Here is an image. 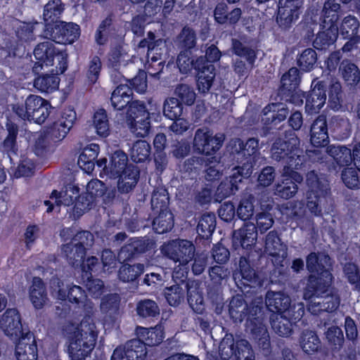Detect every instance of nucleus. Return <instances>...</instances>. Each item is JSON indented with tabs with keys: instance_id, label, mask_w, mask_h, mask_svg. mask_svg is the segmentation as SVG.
<instances>
[{
	"instance_id": "f257e3e1",
	"label": "nucleus",
	"mask_w": 360,
	"mask_h": 360,
	"mask_svg": "<svg viewBox=\"0 0 360 360\" xmlns=\"http://www.w3.org/2000/svg\"><path fill=\"white\" fill-rule=\"evenodd\" d=\"M63 335L69 342V354L72 360H84L94 349L97 338L96 326L90 318L84 319L79 325L66 323Z\"/></svg>"
},
{
	"instance_id": "f03ea898",
	"label": "nucleus",
	"mask_w": 360,
	"mask_h": 360,
	"mask_svg": "<svg viewBox=\"0 0 360 360\" xmlns=\"http://www.w3.org/2000/svg\"><path fill=\"white\" fill-rule=\"evenodd\" d=\"M331 258L325 252H311L306 257L307 269L311 274L308 277L307 288L308 292H326L333 281L329 268Z\"/></svg>"
},
{
	"instance_id": "7ed1b4c3",
	"label": "nucleus",
	"mask_w": 360,
	"mask_h": 360,
	"mask_svg": "<svg viewBox=\"0 0 360 360\" xmlns=\"http://www.w3.org/2000/svg\"><path fill=\"white\" fill-rule=\"evenodd\" d=\"M300 141L292 130H286L283 136L278 137L272 143L270 153L271 158L276 162L287 164L283 170L290 168L297 169L304 162L303 155L299 154Z\"/></svg>"
},
{
	"instance_id": "20e7f679",
	"label": "nucleus",
	"mask_w": 360,
	"mask_h": 360,
	"mask_svg": "<svg viewBox=\"0 0 360 360\" xmlns=\"http://www.w3.org/2000/svg\"><path fill=\"white\" fill-rule=\"evenodd\" d=\"M306 183L308 188L307 207L313 215L321 217L330 198L329 183L325 178L319 176L314 171H310L307 174Z\"/></svg>"
},
{
	"instance_id": "39448f33",
	"label": "nucleus",
	"mask_w": 360,
	"mask_h": 360,
	"mask_svg": "<svg viewBox=\"0 0 360 360\" xmlns=\"http://www.w3.org/2000/svg\"><path fill=\"white\" fill-rule=\"evenodd\" d=\"M160 251L165 257L174 263L185 266L193 260L195 247L191 240L177 238L164 243Z\"/></svg>"
},
{
	"instance_id": "423d86ee",
	"label": "nucleus",
	"mask_w": 360,
	"mask_h": 360,
	"mask_svg": "<svg viewBox=\"0 0 360 360\" xmlns=\"http://www.w3.org/2000/svg\"><path fill=\"white\" fill-rule=\"evenodd\" d=\"M79 30L75 23L59 21L54 25H46L40 37L58 44H72L79 37Z\"/></svg>"
},
{
	"instance_id": "0eeeda50",
	"label": "nucleus",
	"mask_w": 360,
	"mask_h": 360,
	"mask_svg": "<svg viewBox=\"0 0 360 360\" xmlns=\"http://www.w3.org/2000/svg\"><path fill=\"white\" fill-rule=\"evenodd\" d=\"M300 82V70L297 68H291L281 77L278 96L285 102L295 105L302 104L303 101L297 91Z\"/></svg>"
},
{
	"instance_id": "6e6552de",
	"label": "nucleus",
	"mask_w": 360,
	"mask_h": 360,
	"mask_svg": "<svg viewBox=\"0 0 360 360\" xmlns=\"http://www.w3.org/2000/svg\"><path fill=\"white\" fill-rule=\"evenodd\" d=\"M225 140V135L218 133L214 136L207 127L196 130L193 139V147L200 153L212 155L219 150Z\"/></svg>"
},
{
	"instance_id": "1a4fd4ad",
	"label": "nucleus",
	"mask_w": 360,
	"mask_h": 360,
	"mask_svg": "<svg viewBox=\"0 0 360 360\" xmlns=\"http://www.w3.org/2000/svg\"><path fill=\"white\" fill-rule=\"evenodd\" d=\"M254 313L249 315L246 326L251 333L253 338L257 341L258 346L264 352L268 353L270 348L269 335L266 327L263 323V314L261 312V307L257 305L253 308Z\"/></svg>"
},
{
	"instance_id": "9d476101",
	"label": "nucleus",
	"mask_w": 360,
	"mask_h": 360,
	"mask_svg": "<svg viewBox=\"0 0 360 360\" xmlns=\"http://www.w3.org/2000/svg\"><path fill=\"white\" fill-rule=\"evenodd\" d=\"M302 2L300 0H278L276 21L283 30H289L299 19Z\"/></svg>"
},
{
	"instance_id": "9b49d317",
	"label": "nucleus",
	"mask_w": 360,
	"mask_h": 360,
	"mask_svg": "<svg viewBox=\"0 0 360 360\" xmlns=\"http://www.w3.org/2000/svg\"><path fill=\"white\" fill-rule=\"evenodd\" d=\"M127 162V155L122 150H116L112 154L108 165H107L105 158L97 161L98 166L99 167H103L100 176L101 177L105 176L110 179H117L128 167Z\"/></svg>"
},
{
	"instance_id": "f8f14e48",
	"label": "nucleus",
	"mask_w": 360,
	"mask_h": 360,
	"mask_svg": "<svg viewBox=\"0 0 360 360\" xmlns=\"http://www.w3.org/2000/svg\"><path fill=\"white\" fill-rule=\"evenodd\" d=\"M25 105L28 108L30 121L42 124L49 117L52 109L49 101L39 96L30 95L25 100Z\"/></svg>"
},
{
	"instance_id": "ddd939ff",
	"label": "nucleus",
	"mask_w": 360,
	"mask_h": 360,
	"mask_svg": "<svg viewBox=\"0 0 360 360\" xmlns=\"http://www.w3.org/2000/svg\"><path fill=\"white\" fill-rule=\"evenodd\" d=\"M155 248V242L150 238H132L124 245L119 254L120 260H129L136 255L145 253Z\"/></svg>"
},
{
	"instance_id": "4468645a",
	"label": "nucleus",
	"mask_w": 360,
	"mask_h": 360,
	"mask_svg": "<svg viewBox=\"0 0 360 360\" xmlns=\"http://www.w3.org/2000/svg\"><path fill=\"white\" fill-rule=\"evenodd\" d=\"M236 283L242 292H250V290L245 291L246 287L255 288L259 282L256 276V273L245 257H240L239 261V272L233 275Z\"/></svg>"
},
{
	"instance_id": "2eb2a0df",
	"label": "nucleus",
	"mask_w": 360,
	"mask_h": 360,
	"mask_svg": "<svg viewBox=\"0 0 360 360\" xmlns=\"http://www.w3.org/2000/svg\"><path fill=\"white\" fill-rule=\"evenodd\" d=\"M312 89L309 91L306 98V109L311 112H318L326 103V89L328 83L326 80L312 82Z\"/></svg>"
},
{
	"instance_id": "dca6fc26",
	"label": "nucleus",
	"mask_w": 360,
	"mask_h": 360,
	"mask_svg": "<svg viewBox=\"0 0 360 360\" xmlns=\"http://www.w3.org/2000/svg\"><path fill=\"white\" fill-rule=\"evenodd\" d=\"M291 110L286 103H271L262 111V122L264 125L278 124L284 121Z\"/></svg>"
},
{
	"instance_id": "f3484780",
	"label": "nucleus",
	"mask_w": 360,
	"mask_h": 360,
	"mask_svg": "<svg viewBox=\"0 0 360 360\" xmlns=\"http://www.w3.org/2000/svg\"><path fill=\"white\" fill-rule=\"evenodd\" d=\"M0 328L11 338H17L22 333L20 316L15 309H8L0 319Z\"/></svg>"
},
{
	"instance_id": "a211bd4d",
	"label": "nucleus",
	"mask_w": 360,
	"mask_h": 360,
	"mask_svg": "<svg viewBox=\"0 0 360 360\" xmlns=\"http://www.w3.org/2000/svg\"><path fill=\"white\" fill-rule=\"evenodd\" d=\"M257 239V229L253 222H245L243 226L233 233V242L243 249L251 248Z\"/></svg>"
},
{
	"instance_id": "6ab92c4d",
	"label": "nucleus",
	"mask_w": 360,
	"mask_h": 360,
	"mask_svg": "<svg viewBox=\"0 0 360 360\" xmlns=\"http://www.w3.org/2000/svg\"><path fill=\"white\" fill-rule=\"evenodd\" d=\"M310 141L316 147L325 146L329 142L326 115H319L310 129Z\"/></svg>"
},
{
	"instance_id": "aec40b11",
	"label": "nucleus",
	"mask_w": 360,
	"mask_h": 360,
	"mask_svg": "<svg viewBox=\"0 0 360 360\" xmlns=\"http://www.w3.org/2000/svg\"><path fill=\"white\" fill-rule=\"evenodd\" d=\"M15 355L17 360H37V348L32 334L27 333L20 338L15 346Z\"/></svg>"
},
{
	"instance_id": "412c9836",
	"label": "nucleus",
	"mask_w": 360,
	"mask_h": 360,
	"mask_svg": "<svg viewBox=\"0 0 360 360\" xmlns=\"http://www.w3.org/2000/svg\"><path fill=\"white\" fill-rule=\"evenodd\" d=\"M340 14V5L336 0H326L319 18L320 27H338L337 22Z\"/></svg>"
},
{
	"instance_id": "4be33fe9",
	"label": "nucleus",
	"mask_w": 360,
	"mask_h": 360,
	"mask_svg": "<svg viewBox=\"0 0 360 360\" xmlns=\"http://www.w3.org/2000/svg\"><path fill=\"white\" fill-rule=\"evenodd\" d=\"M257 305L260 306L261 312L262 313V300L257 302V304H253L248 309L247 304L245 303L244 300L240 295L234 296L231 300L229 305V314L231 316L236 322H241L247 316L248 319L251 312L254 313L253 307Z\"/></svg>"
},
{
	"instance_id": "5701e85b",
	"label": "nucleus",
	"mask_w": 360,
	"mask_h": 360,
	"mask_svg": "<svg viewBox=\"0 0 360 360\" xmlns=\"http://www.w3.org/2000/svg\"><path fill=\"white\" fill-rule=\"evenodd\" d=\"M34 56L37 60H42L46 67L53 65L55 57L63 59V53L56 49L52 41L38 44L34 50Z\"/></svg>"
},
{
	"instance_id": "b1692460",
	"label": "nucleus",
	"mask_w": 360,
	"mask_h": 360,
	"mask_svg": "<svg viewBox=\"0 0 360 360\" xmlns=\"http://www.w3.org/2000/svg\"><path fill=\"white\" fill-rule=\"evenodd\" d=\"M177 65L181 73L187 74L194 69L198 71L203 68L206 61L202 56H198L196 58L191 57V52L187 50H181L177 57Z\"/></svg>"
},
{
	"instance_id": "393cba45",
	"label": "nucleus",
	"mask_w": 360,
	"mask_h": 360,
	"mask_svg": "<svg viewBox=\"0 0 360 360\" xmlns=\"http://www.w3.org/2000/svg\"><path fill=\"white\" fill-rule=\"evenodd\" d=\"M133 91L127 84H120L112 93L110 102L115 110H122L132 101Z\"/></svg>"
},
{
	"instance_id": "a878e982",
	"label": "nucleus",
	"mask_w": 360,
	"mask_h": 360,
	"mask_svg": "<svg viewBox=\"0 0 360 360\" xmlns=\"http://www.w3.org/2000/svg\"><path fill=\"white\" fill-rule=\"evenodd\" d=\"M264 250L274 257H279L283 259L287 257V247L281 242L278 233L275 231L269 232L266 236Z\"/></svg>"
},
{
	"instance_id": "bb28decb",
	"label": "nucleus",
	"mask_w": 360,
	"mask_h": 360,
	"mask_svg": "<svg viewBox=\"0 0 360 360\" xmlns=\"http://www.w3.org/2000/svg\"><path fill=\"white\" fill-rule=\"evenodd\" d=\"M216 228V216L214 213L203 214L197 226L198 234L196 240L203 239L206 245L210 244V239Z\"/></svg>"
},
{
	"instance_id": "cd10ccee",
	"label": "nucleus",
	"mask_w": 360,
	"mask_h": 360,
	"mask_svg": "<svg viewBox=\"0 0 360 360\" xmlns=\"http://www.w3.org/2000/svg\"><path fill=\"white\" fill-rule=\"evenodd\" d=\"M203 68L198 71L197 86L200 94H207L216 76L214 64L205 63Z\"/></svg>"
},
{
	"instance_id": "c85d7f7f",
	"label": "nucleus",
	"mask_w": 360,
	"mask_h": 360,
	"mask_svg": "<svg viewBox=\"0 0 360 360\" xmlns=\"http://www.w3.org/2000/svg\"><path fill=\"white\" fill-rule=\"evenodd\" d=\"M323 30L318 32L313 41V46L317 50H326L337 40L338 27H321Z\"/></svg>"
},
{
	"instance_id": "c756f323",
	"label": "nucleus",
	"mask_w": 360,
	"mask_h": 360,
	"mask_svg": "<svg viewBox=\"0 0 360 360\" xmlns=\"http://www.w3.org/2000/svg\"><path fill=\"white\" fill-rule=\"evenodd\" d=\"M6 129L8 131V135L2 143V150L7 155V158L13 160V156L17 155L18 150L16 138L18 133V128L17 124L8 121L6 124Z\"/></svg>"
},
{
	"instance_id": "7c9ffc66",
	"label": "nucleus",
	"mask_w": 360,
	"mask_h": 360,
	"mask_svg": "<svg viewBox=\"0 0 360 360\" xmlns=\"http://www.w3.org/2000/svg\"><path fill=\"white\" fill-rule=\"evenodd\" d=\"M99 146L91 143L85 147L80 153L77 164L86 173H91L95 167V160L98 154Z\"/></svg>"
},
{
	"instance_id": "2f4dec72",
	"label": "nucleus",
	"mask_w": 360,
	"mask_h": 360,
	"mask_svg": "<svg viewBox=\"0 0 360 360\" xmlns=\"http://www.w3.org/2000/svg\"><path fill=\"white\" fill-rule=\"evenodd\" d=\"M136 334L140 338L146 341L144 342L146 345L150 346L160 344L165 338L164 328L161 325H158L151 328L138 327Z\"/></svg>"
},
{
	"instance_id": "473e14b6",
	"label": "nucleus",
	"mask_w": 360,
	"mask_h": 360,
	"mask_svg": "<svg viewBox=\"0 0 360 360\" xmlns=\"http://www.w3.org/2000/svg\"><path fill=\"white\" fill-rule=\"evenodd\" d=\"M124 354L127 360H146L148 354L146 344L140 340H131L124 346Z\"/></svg>"
},
{
	"instance_id": "72a5a7b5",
	"label": "nucleus",
	"mask_w": 360,
	"mask_h": 360,
	"mask_svg": "<svg viewBox=\"0 0 360 360\" xmlns=\"http://www.w3.org/2000/svg\"><path fill=\"white\" fill-rule=\"evenodd\" d=\"M62 253L70 265L78 267L81 266L86 251H84V248L79 247L70 241L69 243L63 245Z\"/></svg>"
},
{
	"instance_id": "f704fd0d",
	"label": "nucleus",
	"mask_w": 360,
	"mask_h": 360,
	"mask_svg": "<svg viewBox=\"0 0 360 360\" xmlns=\"http://www.w3.org/2000/svg\"><path fill=\"white\" fill-rule=\"evenodd\" d=\"M274 191L275 195L288 200L296 195L298 186L292 179L283 175V179L275 184Z\"/></svg>"
},
{
	"instance_id": "c9c22d12",
	"label": "nucleus",
	"mask_w": 360,
	"mask_h": 360,
	"mask_svg": "<svg viewBox=\"0 0 360 360\" xmlns=\"http://www.w3.org/2000/svg\"><path fill=\"white\" fill-rule=\"evenodd\" d=\"M339 72L349 85H356L360 81L359 68L349 60H344L340 64Z\"/></svg>"
},
{
	"instance_id": "e433bc0d",
	"label": "nucleus",
	"mask_w": 360,
	"mask_h": 360,
	"mask_svg": "<svg viewBox=\"0 0 360 360\" xmlns=\"http://www.w3.org/2000/svg\"><path fill=\"white\" fill-rule=\"evenodd\" d=\"M326 153L340 166L349 165L352 162V150L345 146L330 145L327 147Z\"/></svg>"
},
{
	"instance_id": "4c0bfd02",
	"label": "nucleus",
	"mask_w": 360,
	"mask_h": 360,
	"mask_svg": "<svg viewBox=\"0 0 360 360\" xmlns=\"http://www.w3.org/2000/svg\"><path fill=\"white\" fill-rule=\"evenodd\" d=\"M63 10L64 6L61 0L49 1L45 5L43 13L44 20L46 22L45 27L54 22L58 24V19L60 18Z\"/></svg>"
},
{
	"instance_id": "58836bf2",
	"label": "nucleus",
	"mask_w": 360,
	"mask_h": 360,
	"mask_svg": "<svg viewBox=\"0 0 360 360\" xmlns=\"http://www.w3.org/2000/svg\"><path fill=\"white\" fill-rule=\"evenodd\" d=\"M270 319L271 328L276 334L282 337H288L292 334V325L282 313H274Z\"/></svg>"
},
{
	"instance_id": "ea45409f",
	"label": "nucleus",
	"mask_w": 360,
	"mask_h": 360,
	"mask_svg": "<svg viewBox=\"0 0 360 360\" xmlns=\"http://www.w3.org/2000/svg\"><path fill=\"white\" fill-rule=\"evenodd\" d=\"M197 44L195 31L189 26H184L176 37V44L181 50L191 51Z\"/></svg>"
},
{
	"instance_id": "a19ab883",
	"label": "nucleus",
	"mask_w": 360,
	"mask_h": 360,
	"mask_svg": "<svg viewBox=\"0 0 360 360\" xmlns=\"http://www.w3.org/2000/svg\"><path fill=\"white\" fill-rule=\"evenodd\" d=\"M150 203L154 213L169 211L168 210L169 196L167 191L163 187L155 188L152 194Z\"/></svg>"
},
{
	"instance_id": "79ce46f5",
	"label": "nucleus",
	"mask_w": 360,
	"mask_h": 360,
	"mask_svg": "<svg viewBox=\"0 0 360 360\" xmlns=\"http://www.w3.org/2000/svg\"><path fill=\"white\" fill-rule=\"evenodd\" d=\"M290 298L288 294H266V305L271 311L282 313L290 307Z\"/></svg>"
},
{
	"instance_id": "37998d69",
	"label": "nucleus",
	"mask_w": 360,
	"mask_h": 360,
	"mask_svg": "<svg viewBox=\"0 0 360 360\" xmlns=\"http://www.w3.org/2000/svg\"><path fill=\"white\" fill-rule=\"evenodd\" d=\"M59 83L60 79L56 75L46 74L35 78L34 86L41 92L51 93L58 88Z\"/></svg>"
},
{
	"instance_id": "c03bdc74",
	"label": "nucleus",
	"mask_w": 360,
	"mask_h": 360,
	"mask_svg": "<svg viewBox=\"0 0 360 360\" xmlns=\"http://www.w3.org/2000/svg\"><path fill=\"white\" fill-rule=\"evenodd\" d=\"M153 221V229L155 233L162 234L172 230L174 226V217L170 211L158 212Z\"/></svg>"
},
{
	"instance_id": "a18cd8bd",
	"label": "nucleus",
	"mask_w": 360,
	"mask_h": 360,
	"mask_svg": "<svg viewBox=\"0 0 360 360\" xmlns=\"http://www.w3.org/2000/svg\"><path fill=\"white\" fill-rule=\"evenodd\" d=\"M79 191L74 186H68L65 191L58 192L56 190L53 191L50 196L51 199H54L56 206L62 205L65 206H70L74 203L77 198Z\"/></svg>"
},
{
	"instance_id": "49530a36",
	"label": "nucleus",
	"mask_w": 360,
	"mask_h": 360,
	"mask_svg": "<svg viewBox=\"0 0 360 360\" xmlns=\"http://www.w3.org/2000/svg\"><path fill=\"white\" fill-rule=\"evenodd\" d=\"M304 298L307 302L308 310L314 314L322 311H333L335 310L337 302H334L331 307H326L324 297L320 296L319 294H304Z\"/></svg>"
},
{
	"instance_id": "de8ad7c7",
	"label": "nucleus",
	"mask_w": 360,
	"mask_h": 360,
	"mask_svg": "<svg viewBox=\"0 0 360 360\" xmlns=\"http://www.w3.org/2000/svg\"><path fill=\"white\" fill-rule=\"evenodd\" d=\"M231 49L236 56L245 58L250 65L254 64L257 57L256 51L245 42L232 39Z\"/></svg>"
},
{
	"instance_id": "09e8293b",
	"label": "nucleus",
	"mask_w": 360,
	"mask_h": 360,
	"mask_svg": "<svg viewBox=\"0 0 360 360\" xmlns=\"http://www.w3.org/2000/svg\"><path fill=\"white\" fill-rule=\"evenodd\" d=\"M150 145L146 141H136L130 150L131 160L135 162H144L150 158Z\"/></svg>"
},
{
	"instance_id": "8fccbe9b",
	"label": "nucleus",
	"mask_w": 360,
	"mask_h": 360,
	"mask_svg": "<svg viewBox=\"0 0 360 360\" xmlns=\"http://www.w3.org/2000/svg\"><path fill=\"white\" fill-rule=\"evenodd\" d=\"M329 87V104L332 109L338 110L342 104V91L340 82L336 79L326 81Z\"/></svg>"
},
{
	"instance_id": "3c124183",
	"label": "nucleus",
	"mask_w": 360,
	"mask_h": 360,
	"mask_svg": "<svg viewBox=\"0 0 360 360\" xmlns=\"http://www.w3.org/2000/svg\"><path fill=\"white\" fill-rule=\"evenodd\" d=\"M300 342L302 350L308 354L315 353L320 347V340L316 334L311 330L304 331Z\"/></svg>"
},
{
	"instance_id": "603ef678",
	"label": "nucleus",
	"mask_w": 360,
	"mask_h": 360,
	"mask_svg": "<svg viewBox=\"0 0 360 360\" xmlns=\"http://www.w3.org/2000/svg\"><path fill=\"white\" fill-rule=\"evenodd\" d=\"M127 53L122 45L117 44L112 47L108 54V66L111 70H120L122 65H126L124 60Z\"/></svg>"
},
{
	"instance_id": "864d4df0",
	"label": "nucleus",
	"mask_w": 360,
	"mask_h": 360,
	"mask_svg": "<svg viewBox=\"0 0 360 360\" xmlns=\"http://www.w3.org/2000/svg\"><path fill=\"white\" fill-rule=\"evenodd\" d=\"M144 270V266L142 264H135L130 265L123 264L119 270V278L124 282H130L135 281Z\"/></svg>"
},
{
	"instance_id": "5fc2aeb1",
	"label": "nucleus",
	"mask_w": 360,
	"mask_h": 360,
	"mask_svg": "<svg viewBox=\"0 0 360 360\" xmlns=\"http://www.w3.org/2000/svg\"><path fill=\"white\" fill-rule=\"evenodd\" d=\"M183 109V105L177 98L169 97L166 98L164 101L163 114L166 117L170 120L181 117Z\"/></svg>"
},
{
	"instance_id": "6e6d98bb",
	"label": "nucleus",
	"mask_w": 360,
	"mask_h": 360,
	"mask_svg": "<svg viewBox=\"0 0 360 360\" xmlns=\"http://www.w3.org/2000/svg\"><path fill=\"white\" fill-rule=\"evenodd\" d=\"M317 62V53L313 49H304L297 58V65L304 72L312 70Z\"/></svg>"
},
{
	"instance_id": "4d7b16f0",
	"label": "nucleus",
	"mask_w": 360,
	"mask_h": 360,
	"mask_svg": "<svg viewBox=\"0 0 360 360\" xmlns=\"http://www.w3.org/2000/svg\"><path fill=\"white\" fill-rule=\"evenodd\" d=\"M285 213L291 219L295 220L297 223L304 221V217L306 214V209L302 201L288 202L283 207Z\"/></svg>"
},
{
	"instance_id": "13d9d810",
	"label": "nucleus",
	"mask_w": 360,
	"mask_h": 360,
	"mask_svg": "<svg viewBox=\"0 0 360 360\" xmlns=\"http://www.w3.org/2000/svg\"><path fill=\"white\" fill-rule=\"evenodd\" d=\"M240 181L241 179H238V177L236 176V173H233L230 180L221 182L216 191L217 200H222L223 198L234 194L235 191L238 190L236 183Z\"/></svg>"
},
{
	"instance_id": "bf43d9fd",
	"label": "nucleus",
	"mask_w": 360,
	"mask_h": 360,
	"mask_svg": "<svg viewBox=\"0 0 360 360\" xmlns=\"http://www.w3.org/2000/svg\"><path fill=\"white\" fill-rule=\"evenodd\" d=\"M131 131L136 136L145 137L150 130V114L148 116H137L134 121H131Z\"/></svg>"
},
{
	"instance_id": "052dcab7",
	"label": "nucleus",
	"mask_w": 360,
	"mask_h": 360,
	"mask_svg": "<svg viewBox=\"0 0 360 360\" xmlns=\"http://www.w3.org/2000/svg\"><path fill=\"white\" fill-rule=\"evenodd\" d=\"M94 125L99 136L107 137L110 134L109 122L105 110L101 109L94 114Z\"/></svg>"
},
{
	"instance_id": "680f3d73",
	"label": "nucleus",
	"mask_w": 360,
	"mask_h": 360,
	"mask_svg": "<svg viewBox=\"0 0 360 360\" xmlns=\"http://www.w3.org/2000/svg\"><path fill=\"white\" fill-rule=\"evenodd\" d=\"M235 352L236 360H255V352L246 340L240 339L236 342Z\"/></svg>"
},
{
	"instance_id": "e2e57ef3",
	"label": "nucleus",
	"mask_w": 360,
	"mask_h": 360,
	"mask_svg": "<svg viewBox=\"0 0 360 360\" xmlns=\"http://www.w3.org/2000/svg\"><path fill=\"white\" fill-rule=\"evenodd\" d=\"M174 94L178 97L181 103L191 105L195 100V93L192 86L186 84H178L174 90Z\"/></svg>"
},
{
	"instance_id": "0e129e2a",
	"label": "nucleus",
	"mask_w": 360,
	"mask_h": 360,
	"mask_svg": "<svg viewBox=\"0 0 360 360\" xmlns=\"http://www.w3.org/2000/svg\"><path fill=\"white\" fill-rule=\"evenodd\" d=\"M236 351V342L231 334H226L222 339L219 347V353L221 358L228 360L233 355Z\"/></svg>"
},
{
	"instance_id": "69168bd1",
	"label": "nucleus",
	"mask_w": 360,
	"mask_h": 360,
	"mask_svg": "<svg viewBox=\"0 0 360 360\" xmlns=\"http://www.w3.org/2000/svg\"><path fill=\"white\" fill-rule=\"evenodd\" d=\"M359 27V22L358 20L349 15L343 19L340 27V32L344 38L358 36Z\"/></svg>"
},
{
	"instance_id": "338daca9",
	"label": "nucleus",
	"mask_w": 360,
	"mask_h": 360,
	"mask_svg": "<svg viewBox=\"0 0 360 360\" xmlns=\"http://www.w3.org/2000/svg\"><path fill=\"white\" fill-rule=\"evenodd\" d=\"M84 277L91 276L93 274H98L103 271L102 265L98 257L91 256L87 257L81 263Z\"/></svg>"
},
{
	"instance_id": "774afa93",
	"label": "nucleus",
	"mask_w": 360,
	"mask_h": 360,
	"mask_svg": "<svg viewBox=\"0 0 360 360\" xmlns=\"http://www.w3.org/2000/svg\"><path fill=\"white\" fill-rule=\"evenodd\" d=\"M39 23H27L22 22L16 30V36L18 39L24 42L30 43L36 39V35L34 34V30L36 26H38Z\"/></svg>"
}]
</instances>
